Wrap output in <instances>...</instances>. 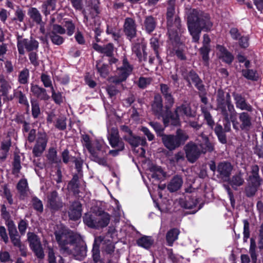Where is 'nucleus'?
<instances>
[{"instance_id": "1", "label": "nucleus", "mask_w": 263, "mask_h": 263, "mask_svg": "<svg viewBox=\"0 0 263 263\" xmlns=\"http://www.w3.org/2000/svg\"><path fill=\"white\" fill-rule=\"evenodd\" d=\"M187 21L189 32L195 42H198L202 30L209 31L213 26L210 15L196 9L188 11Z\"/></svg>"}, {"instance_id": "2", "label": "nucleus", "mask_w": 263, "mask_h": 263, "mask_svg": "<svg viewBox=\"0 0 263 263\" xmlns=\"http://www.w3.org/2000/svg\"><path fill=\"white\" fill-rule=\"evenodd\" d=\"M175 5L174 0H170L168 2L166 16L170 39L177 42L178 40V31L180 30L181 24L179 17L175 15Z\"/></svg>"}, {"instance_id": "3", "label": "nucleus", "mask_w": 263, "mask_h": 263, "mask_svg": "<svg viewBox=\"0 0 263 263\" xmlns=\"http://www.w3.org/2000/svg\"><path fill=\"white\" fill-rule=\"evenodd\" d=\"M54 235L61 251L63 253L70 249L71 244L79 240V236L76 234L63 226H61L55 231Z\"/></svg>"}, {"instance_id": "4", "label": "nucleus", "mask_w": 263, "mask_h": 263, "mask_svg": "<svg viewBox=\"0 0 263 263\" xmlns=\"http://www.w3.org/2000/svg\"><path fill=\"white\" fill-rule=\"evenodd\" d=\"M110 216L102 210H98L92 214H86L84 217V222L89 227L98 229L107 227L110 221Z\"/></svg>"}, {"instance_id": "5", "label": "nucleus", "mask_w": 263, "mask_h": 263, "mask_svg": "<svg viewBox=\"0 0 263 263\" xmlns=\"http://www.w3.org/2000/svg\"><path fill=\"white\" fill-rule=\"evenodd\" d=\"M217 109L220 111L224 118L228 119V116H231L234 112V106L231 103L229 93L225 96L224 91L218 89L216 98Z\"/></svg>"}, {"instance_id": "6", "label": "nucleus", "mask_w": 263, "mask_h": 263, "mask_svg": "<svg viewBox=\"0 0 263 263\" xmlns=\"http://www.w3.org/2000/svg\"><path fill=\"white\" fill-rule=\"evenodd\" d=\"M90 149L92 152H88L90 154L91 159L100 165L107 166L106 148L104 144L96 140L92 142Z\"/></svg>"}, {"instance_id": "7", "label": "nucleus", "mask_w": 263, "mask_h": 263, "mask_svg": "<svg viewBox=\"0 0 263 263\" xmlns=\"http://www.w3.org/2000/svg\"><path fill=\"white\" fill-rule=\"evenodd\" d=\"M132 70L133 67L129 65L127 59H124L122 66L117 69L115 76L110 78V81L115 84H119L125 81Z\"/></svg>"}, {"instance_id": "8", "label": "nucleus", "mask_w": 263, "mask_h": 263, "mask_svg": "<svg viewBox=\"0 0 263 263\" xmlns=\"http://www.w3.org/2000/svg\"><path fill=\"white\" fill-rule=\"evenodd\" d=\"M239 123L237 121L232 120L233 128L236 130L241 129L242 130L248 131L252 126V117L246 112L239 114Z\"/></svg>"}, {"instance_id": "9", "label": "nucleus", "mask_w": 263, "mask_h": 263, "mask_svg": "<svg viewBox=\"0 0 263 263\" xmlns=\"http://www.w3.org/2000/svg\"><path fill=\"white\" fill-rule=\"evenodd\" d=\"M175 115L171 117V124L177 126L180 124L179 117L185 115L187 117H193L191 107L189 104H183L177 106L175 110Z\"/></svg>"}, {"instance_id": "10", "label": "nucleus", "mask_w": 263, "mask_h": 263, "mask_svg": "<svg viewBox=\"0 0 263 263\" xmlns=\"http://www.w3.org/2000/svg\"><path fill=\"white\" fill-rule=\"evenodd\" d=\"M38 47V42L34 39L28 40L20 36L17 37V47L18 53L21 55L25 54V48L28 51H31L37 49Z\"/></svg>"}, {"instance_id": "11", "label": "nucleus", "mask_w": 263, "mask_h": 263, "mask_svg": "<svg viewBox=\"0 0 263 263\" xmlns=\"http://www.w3.org/2000/svg\"><path fill=\"white\" fill-rule=\"evenodd\" d=\"M181 72L183 78L189 83V85L193 83L198 90L200 91L204 90V86L201 80L194 71L187 70L185 68H182Z\"/></svg>"}, {"instance_id": "12", "label": "nucleus", "mask_w": 263, "mask_h": 263, "mask_svg": "<svg viewBox=\"0 0 263 263\" xmlns=\"http://www.w3.org/2000/svg\"><path fill=\"white\" fill-rule=\"evenodd\" d=\"M27 236L30 246L36 256L41 258H43L44 254L37 236L33 233H28Z\"/></svg>"}, {"instance_id": "13", "label": "nucleus", "mask_w": 263, "mask_h": 263, "mask_svg": "<svg viewBox=\"0 0 263 263\" xmlns=\"http://www.w3.org/2000/svg\"><path fill=\"white\" fill-rule=\"evenodd\" d=\"M47 206L52 212L60 210L63 206V203L56 191L49 193L47 195Z\"/></svg>"}, {"instance_id": "14", "label": "nucleus", "mask_w": 263, "mask_h": 263, "mask_svg": "<svg viewBox=\"0 0 263 263\" xmlns=\"http://www.w3.org/2000/svg\"><path fill=\"white\" fill-rule=\"evenodd\" d=\"M107 139L111 146L113 148H118L119 150L124 149V143L120 138L117 128H112L109 132Z\"/></svg>"}, {"instance_id": "15", "label": "nucleus", "mask_w": 263, "mask_h": 263, "mask_svg": "<svg viewBox=\"0 0 263 263\" xmlns=\"http://www.w3.org/2000/svg\"><path fill=\"white\" fill-rule=\"evenodd\" d=\"M47 141L48 139L45 133H40L39 135L32 150V153L35 157H40L42 155L46 147Z\"/></svg>"}, {"instance_id": "16", "label": "nucleus", "mask_w": 263, "mask_h": 263, "mask_svg": "<svg viewBox=\"0 0 263 263\" xmlns=\"http://www.w3.org/2000/svg\"><path fill=\"white\" fill-rule=\"evenodd\" d=\"M186 156L188 160L194 162L202 153L200 147L194 143L190 142L185 146Z\"/></svg>"}, {"instance_id": "17", "label": "nucleus", "mask_w": 263, "mask_h": 263, "mask_svg": "<svg viewBox=\"0 0 263 263\" xmlns=\"http://www.w3.org/2000/svg\"><path fill=\"white\" fill-rule=\"evenodd\" d=\"M123 31L127 37L129 39L136 36L137 26L134 19L131 17H127L125 19Z\"/></svg>"}, {"instance_id": "18", "label": "nucleus", "mask_w": 263, "mask_h": 263, "mask_svg": "<svg viewBox=\"0 0 263 263\" xmlns=\"http://www.w3.org/2000/svg\"><path fill=\"white\" fill-rule=\"evenodd\" d=\"M161 138L163 144L170 151L175 150L180 146L175 135L164 134L162 135Z\"/></svg>"}, {"instance_id": "19", "label": "nucleus", "mask_w": 263, "mask_h": 263, "mask_svg": "<svg viewBox=\"0 0 263 263\" xmlns=\"http://www.w3.org/2000/svg\"><path fill=\"white\" fill-rule=\"evenodd\" d=\"M82 204L78 201L73 202L70 205L68 215L70 219L77 220L79 219L82 215Z\"/></svg>"}, {"instance_id": "20", "label": "nucleus", "mask_w": 263, "mask_h": 263, "mask_svg": "<svg viewBox=\"0 0 263 263\" xmlns=\"http://www.w3.org/2000/svg\"><path fill=\"white\" fill-rule=\"evenodd\" d=\"M77 241L73 242V244H71V247L70 249H68L65 253L67 254H73V255L78 257H84L86 254V250L85 247L81 246L78 243Z\"/></svg>"}, {"instance_id": "21", "label": "nucleus", "mask_w": 263, "mask_h": 263, "mask_svg": "<svg viewBox=\"0 0 263 263\" xmlns=\"http://www.w3.org/2000/svg\"><path fill=\"white\" fill-rule=\"evenodd\" d=\"M31 91L33 94L41 100H48L50 97L47 94L46 90L37 85L31 84L30 88Z\"/></svg>"}, {"instance_id": "22", "label": "nucleus", "mask_w": 263, "mask_h": 263, "mask_svg": "<svg viewBox=\"0 0 263 263\" xmlns=\"http://www.w3.org/2000/svg\"><path fill=\"white\" fill-rule=\"evenodd\" d=\"M234 99L235 101L236 106L241 110H246L248 111H252V106L247 104L245 98L240 95L238 93H233Z\"/></svg>"}, {"instance_id": "23", "label": "nucleus", "mask_w": 263, "mask_h": 263, "mask_svg": "<svg viewBox=\"0 0 263 263\" xmlns=\"http://www.w3.org/2000/svg\"><path fill=\"white\" fill-rule=\"evenodd\" d=\"M123 139L127 141L129 144L134 147H136L139 145L145 146L147 144V142L145 138H141L139 136H136L134 135L130 137H128L126 135H124Z\"/></svg>"}, {"instance_id": "24", "label": "nucleus", "mask_w": 263, "mask_h": 263, "mask_svg": "<svg viewBox=\"0 0 263 263\" xmlns=\"http://www.w3.org/2000/svg\"><path fill=\"white\" fill-rule=\"evenodd\" d=\"M217 54L220 59L227 63H231L233 60V56L224 47L220 45L217 46Z\"/></svg>"}, {"instance_id": "25", "label": "nucleus", "mask_w": 263, "mask_h": 263, "mask_svg": "<svg viewBox=\"0 0 263 263\" xmlns=\"http://www.w3.org/2000/svg\"><path fill=\"white\" fill-rule=\"evenodd\" d=\"M11 145V139L9 136H7L6 138L1 143L0 148V161L2 162L6 159Z\"/></svg>"}, {"instance_id": "26", "label": "nucleus", "mask_w": 263, "mask_h": 263, "mask_svg": "<svg viewBox=\"0 0 263 263\" xmlns=\"http://www.w3.org/2000/svg\"><path fill=\"white\" fill-rule=\"evenodd\" d=\"M232 168V166L230 163L223 162L218 164L217 171L221 178H227L230 175Z\"/></svg>"}, {"instance_id": "27", "label": "nucleus", "mask_w": 263, "mask_h": 263, "mask_svg": "<svg viewBox=\"0 0 263 263\" xmlns=\"http://www.w3.org/2000/svg\"><path fill=\"white\" fill-rule=\"evenodd\" d=\"M145 48L146 46L144 44H136L133 47V51L140 61H145L146 59Z\"/></svg>"}, {"instance_id": "28", "label": "nucleus", "mask_w": 263, "mask_h": 263, "mask_svg": "<svg viewBox=\"0 0 263 263\" xmlns=\"http://www.w3.org/2000/svg\"><path fill=\"white\" fill-rule=\"evenodd\" d=\"M162 100L161 97L158 95L155 96L154 101L152 104V110L155 115L158 116V118L162 115Z\"/></svg>"}, {"instance_id": "29", "label": "nucleus", "mask_w": 263, "mask_h": 263, "mask_svg": "<svg viewBox=\"0 0 263 263\" xmlns=\"http://www.w3.org/2000/svg\"><path fill=\"white\" fill-rule=\"evenodd\" d=\"M182 183L183 181L181 177L175 176L168 183L167 189L171 192L177 191L181 187Z\"/></svg>"}, {"instance_id": "30", "label": "nucleus", "mask_w": 263, "mask_h": 263, "mask_svg": "<svg viewBox=\"0 0 263 263\" xmlns=\"http://www.w3.org/2000/svg\"><path fill=\"white\" fill-rule=\"evenodd\" d=\"M11 89V86L7 81L4 76L0 77V92L2 95L8 97L9 91Z\"/></svg>"}, {"instance_id": "31", "label": "nucleus", "mask_w": 263, "mask_h": 263, "mask_svg": "<svg viewBox=\"0 0 263 263\" xmlns=\"http://www.w3.org/2000/svg\"><path fill=\"white\" fill-rule=\"evenodd\" d=\"M16 187L21 196L26 197L28 195L29 189L26 179L20 180L17 184Z\"/></svg>"}, {"instance_id": "32", "label": "nucleus", "mask_w": 263, "mask_h": 263, "mask_svg": "<svg viewBox=\"0 0 263 263\" xmlns=\"http://www.w3.org/2000/svg\"><path fill=\"white\" fill-rule=\"evenodd\" d=\"M68 190L76 195L79 193V178L77 175H74L72 180L67 186Z\"/></svg>"}, {"instance_id": "33", "label": "nucleus", "mask_w": 263, "mask_h": 263, "mask_svg": "<svg viewBox=\"0 0 263 263\" xmlns=\"http://www.w3.org/2000/svg\"><path fill=\"white\" fill-rule=\"evenodd\" d=\"M179 230L174 228L170 230L166 234V239L169 246H172L173 242L178 239Z\"/></svg>"}, {"instance_id": "34", "label": "nucleus", "mask_w": 263, "mask_h": 263, "mask_svg": "<svg viewBox=\"0 0 263 263\" xmlns=\"http://www.w3.org/2000/svg\"><path fill=\"white\" fill-rule=\"evenodd\" d=\"M28 14L30 17L36 24L42 22V16L39 11L35 8H31L28 10Z\"/></svg>"}, {"instance_id": "35", "label": "nucleus", "mask_w": 263, "mask_h": 263, "mask_svg": "<svg viewBox=\"0 0 263 263\" xmlns=\"http://www.w3.org/2000/svg\"><path fill=\"white\" fill-rule=\"evenodd\" d=\"M243 183L244 179L240 174L233 176L230 181V184L231 186L235 190H236L238 186L242 185Z\"/></svg>"}, {"instance_id": "36", "label": "nucleus", "mask_w": 263, "mask_h": 263, "mask_svg": "<svg viewBox=\"0 0 263 263\" xmlns=\"http://www.w3.org/2000/svg\"><path fill=\"white\" fill-rule=\"evenodd\" d=\"M137 242L138 246L147 249L152 245L153 240L151 237L144 236L138 239Z\"/></svg>"}, {"instance_id": "37", "label": "nucleus", "mask_w": 263, "mask_h": 263, "mask_svg": "<svg viewBox=\"0 0 263 263\" xmlns=\"http://www.w3.org/2000/svg\"><path fill=\"white\" fill-rule=\"evenodd\" d=\"M176 140L179 143V145L184 143V142L189 139V137L187 134L181 129H178L176 133Z\"/></svg>"}, {"instance_id": "38", "label": "nucleus", "mask_w": 263, "mask_h": 263, "mask_svg": "<svg viewBox=\"0 0 263 263\" xmlns=\"http://www.w3.org/2000/svg\"><path fill=\"white\" fill-rule=\"evenodd\" d=\"M199 147L202 153H205L207 152H212L214 149L213 144L209 141L208 138H204V142H202Z\"/></svg>"}, {"instance_id": "39", "label": "nucleus", "mask_w": 263, "mask_h": 263, "mask_svg": "<svg viewBox=\"0 0 263 263\" xmlns=\"http://www.w3.org/2000/svg\"><path fill=\"white\" fill-rule=\"evenodd\" d=\"M144 26L147 32H152L156 27V22L154 18L151 16L147 17L144 21Z\"/></svg>"}, {"instance_id": "40", "label": "nucleus", "mask_w": 263, "mask_h": 263, "mask_svg": "<svg viewBox=\"0 0 263 263\" xmlns=\"http://www.w3.org/2000/svg\"><path fill=\"white\" fill-rule=\"evenodd\" d=\"M55 3L53 1H47L42 5V12L45 15H47L50 13L51 11H53L55 9Z\"/></svg>"}, {"instance_id": "41", "label": "nucleus", "mask_w": 263, "mask_h": 263, "mask_svg": "<svg viewBox=\"0 0 263 263\" xmlns=\"http://www.w3.org/2000/svg\"><path fill=\"white\" fill-rule=\"evenodd\" d=\"M14 97L18 100V102L20 104L26 105L27 107H29V105L27 99L25 94L21 91L15 90L13 92Z\"/></svg>"}, {"instance_id": "42", "label": "nucleus", "mask_w": 263, "mask_h": 263, "mask_svg": "<svg viewBox=\"0 0 263 263\" xmlns=\"http://www.w3.org/2000/svg\"><path fill=\"white\" fill-rule=\"evenodd\" d=\"M21 168V165L20 156L18 155H15L13 163V174L15 175L16 177H18Z\"/></svg>"}, {"instance_id": "43", "label": "nucleus", "mask_w": 263, "mask_h": 263, "mask_svg": "<svg viewBox=\"0 0 263 263\" xmlns=\"http://www.w3.org/2000/svg\"><path fill=\"white\" fill-rule=\"evenodd\" d=\"M256 242L253 238L250 239V246L249 249V253L251 255L252 260L254 263H256L257 255L256 253Z\"/></svg>"}, {"instance_id": "44", "label": "nucleus", "mask_w": 263, "mask_h": 263, "mask_svg": "<svg viewBox=\"0 0 263 263\" xmlns=\"http://www.w3.org/2000/svg\"><path fill=\"white\" fill-rule=\"evenodd\" d=\"M256 242L253 238L250 239V246L249 249V253L251 255L252 260L254 263H256L257 255L256 253Z\"/></svg>"}, {"instance_id": "45", "label": "nucleus", "mask_w": 263, "mask_h": 263, "mask_svg": "<svg viewBox=\"0 0 263 263\" xmlns=\"http://www.w3.org/2000/svg\"><path fill=\"white\" fill-rule=\"evenodd\" d=\"M150 44L151 47L154 49L156 54V57L158 60H160V57L159 54V49L160 47V43L157 37H153L150 40Z\"/></svg>"}, {"instance_id": "46", "label": "nucleus", "mask_w": 263, "mask_h": 263, "mask_svg": "<svg viewBox=\"0 0 263 263\" xmlns=\"http://www.w3.org/2000/svg\"><path fill=\"white\" fill-rule=\"evenodd\" d=\"M49 37L52 43L56 45H60L64 42V37L60 35V34H54V33H49Z\"/></svg>"}, {"instance_id": "47", "label": "nucleus", "mask_w": 263, "mask_h": 263, "mask_svg": "<svg viewBox=\"0 0 263 263\" xmlns=\"http://www.w3.org/2000/svg\"><path fill=\"white\" fill-rule=\"evenodd\" d=\"M9 236L12 243L15 247L20 248V250L24 249V246L21 243L18 233L14 234V235H10Z\"/></svg>"}, {"instance_id": "48", "label": "nucleus", "mask_w": 263, "mask_h": 263, "mask_svg": "<svg viewBox=\"0 0 263 263\" xmlns=\"http://www.w3.org/2000/svg\"><path fill=\"white\" fill-rule=\"evenodd\" d=\"M29 70L27 69L21 71L18 76V81L21 84H25L28 82Z\"/></svg>"}, {"instance_id": "49", "label": "nucleus", "mask_w": 263, "mask_h": 263, "mask_svg": "<svg viewBox=\"0 0 263 263\" xmlns=\"http://www.w3.org/2000/svg\"><path fill=\"white\" fill-rule=\"evenodd\" d=\"M201 110L208 124L212 128L214 125V121L212 119V116L205 108L202 107Z\"/></svg>"}, {"instance_id": "50", "label": "nucleus", "mask_w": 263, "mask_h": 263, "mask_svg": "<svg viewBox=\"0 0 263 263\" xmlns=\"http://www.w3.org/2000/svg\"><path fill=\"white\" fill-rule=\"evenodd\" d=\"M47 157L51 163H57L58 162L57 151L53 148H51L49 149Z\"/></svg>"}, {"instance_id": "51", "label": "nucleus", "mask_w": 263, "mask_h": 263, "mask_svg": "<svg viewBox=\"0 0 263 263\" xmlns=\"http://www.w3.org/2000/svg\"><path fill=\"white\" fill-rule=\"evenodd\" d=\"M97 68L98 71L99 72L100 76L102 77L105 78L108 75V70L106 65L102 64L100 63H98L97 64Z\"/></svg>"}, {"instance_id": "52", "label": "nucleus", "mask_w": 263, "mask_h": 263, "mask_svg": "<svg viewBox=\"0 0 263 263\" xmlns=\"http://www.w3.org/2000/svg\"><path fill=\"white\" fill-rule=\"evenodd\" d=\"M32 205L34 209L39 212H42L43 211V205L41 200L36 197H33L32 200Z\"/></svg>"}, {"instance_id": "53", "label": "nucleus", "mask_w": 263, "mask_h": 263, "mask_svg": "<svg viewBox=\"0 0 263 263\" xmlns=\"http://www.w3.org/2000/svg\"><path fill=\"white\" fill-rule=\"evenodd\" d=\"M149 124L155 130L158 136L162 137V135H164L163 133L164 128L159 123L151 122Z\"/></svg>"}, {"instance_id": "54", "label": "nucleus", "mask_w": 263, "mask_h": 263, "mask_svg": "<svg viewBox=\"0 0 263 263\" xmlns=\"http://www.w3.org/2000/svg\"><path fill=\"white\" fill-rule=\"evenodd\" d=\"M210 51V47L203 46L200 49V53L202 55L203 60L207 63L209 60V53Z\"/></svg>"}, {"instance_id": "55", "label": "nucleus", "mask_w": 263, "mask_h": 263, "mask_svg": "<svg viewBox=\"0 0 263 263\" xmlns=\"http://www.w3.org/2000/svg\"><path fill=\"white\" fill-rule=\"evenodd\" d=\"M41 80L45 87H50V89H51V87H53L51 80L49 76L46 74L43 73L41 76Z\"/></svg>"}, {"instance_id": "56", "label": "nucleus", "mask_w": 263, "mask_h": 263, "mask_svg": "<svg viewBox=\"0 0 263 263\" xmlns=\"http://www.w3.org/2000/svg\"><path fill=\"white\" fill-rule=\"evenodd\" d=\"M32 114L34 118H37L40 114V108L38 102L31 101Z\"/></svg>"}, {"instance_id": "57", "label": "nucleus", "mask_w": 263, "mask_h": 263, "mask_svg": "<svg viewBox=\"0 0 263 263\" xmlns=\"http://www.w3.org/2000/svg\"><path fill=\"white\" fill-rule=\"evenodd\" d=\"M258 186L256 185H251L248 182V184L246 188V193L248 197H251L255 195Z\"/></svg>"}, {"instance_id": "58", "label": "nucleus", "mask_w": 263, "mask_h": 263, "mask_svg": "<svg viewBox=\"0 0 263 263\" xmlns=\"http://www.w3.org/2000/svg\"><path fill=\"white\" fill-rule=\"evenodd\" d=\"M151 78L140 77L138 82V85L141 88H144L151 83Z\"/></svg>"}, {"instance_id": "59", "label": "nucleus", "mask_w": 263, "mask_h": 263, "mask_svg": "<svg viewBox=\"0 0 263 263\" xmlns=\"http://www.w3.org/2000/svg\"><path fill=\"white\" fill-rule=\"evenodd\" d=\"M52 98L55 103L60 104L63 101L62 94L60 92H56L53 87H51Z\"/></svg>"}, {"instance_id": "60", "label": "nucleus", "mask_w": 263, "mask_h": 263, "mask_svg": "<svg viewBox=\"0 0 263 263\" xmlns=\"http://www.w3.org/2000/svg\"><path fill=\"white\" fill-rule=\"evenodd\" d=\"M242 75L248 79L255 80L256 72L253 70L247 69L242 70Z\"/></svg>"}, {"instance_id": "61", "label": "nucleus", "mask_w": 263, "mask_h": 263, "mask_svg": "<svg viewBox=\"0 0 263 263\" xmlns=\"http://www.w3.org/2000/svg\"><path fill=\"white\" fill-rule=\"evenodd\" d=\"M66 32V30L61 25L54 24L52 26V30L50 33H54L57 34H64Z\"/></svg>"}, {"instance_id": "62", "label": "nucleus", "mask_w": 263, "mask_h": 263, "mask_svg": "<svg viewBox=\"0 0 263 263\" xmlns=\"http://www.w3.org/2000/svg\"><path fill=\"white\" fill-rule=\"evenodd\" d=\"M55 127L60 130H64L66 127V118L64 117L59 118L56 122Z\"/></svg>"}, {"instance_id": "63", "label": "nucleus", "mask_w": 263, "mask_h": 263, "mask_svg": "<svg viewBox=\"0 0 263 263\" xmlns=\"http://www.w3.org/2000/svg\"><path fill=\"white\" fill-rule=\"evenodd\" d=\"M0 260L2 262H6L11 260L10 255L9 252L5 250L1 251Z\"/></svg>"}, {"instance_id": "64", "label": "nucleus", "mask_w": 263, "mask_h": 263, "mask_svg": "<svg viewBox=\"0 0 263 263\" xmlns=\"http://www.w3.org/2000/svg\"><path fill=\"white\" fill-rule=\"evenodd\" d=\"M65 27L66 28L68 35H72L75 31L74 25L71 22L68 21L65 23Z\"/></svg>"}]
</instances>
